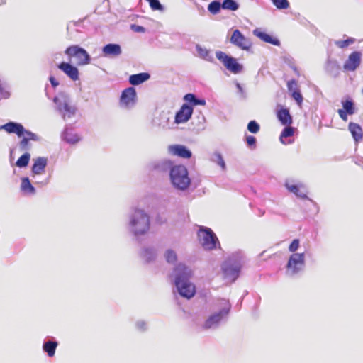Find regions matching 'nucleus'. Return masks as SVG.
I'll return each instance as SVG.
<instances>
[{
    "mask_svg": "<svg viewBox=\"0 0 363 363\" xmlns=\"http://www.w3.org/2000/svg\"><path fill=\"white\" fill-rule=\"evenodd\" d=\"M184 99L193 106H197V105L205 106L206 105L205 99H198V98H196L195 94H191V93L186 94L184 96Z\"/></svg>",
    "mask_w": 363,
    "mask_h": 363,
    "instance_id": "32",
    "label": "nucleus"
},
{
    "mask_svg": "<svg viewBox=\"0 0 363 363\" xmlns=\"http://www.w3.org/2000/svg\"><path fill=\"white\" fill-rule=\"evenodd\" d=\"M164 257L169 264H174L177 261V254L172 249H167L164 253Z\"/></svg>",
    "mask_w": 363,
    "mask_h": 363,
    "instance_id": "33",
    "label": "nucleus"
},
{
    "mask_svg": "<svg viewBox=\"0 0 363 363\" xmlns=\"http://www.w3.org/2000/svg\"><path fill=\"white\" fill-rule=\"evenodd\" d=\"M53 102L56 106V110L64 121L69 120L75 116L77 108L71 104L70 97L67 93H59L53 98Z\"/></svg>",
    "mask_w": 363,
    "mask_h": 363,
    "instance_id": "6",
    "label": "nucleus"
},
{
    "mask_svg": "<svg viewBox=\"0 0 363 363\" xmlns=\"http://www.w3.org/2000/svg\"><path fill=\"white\" fill-rule=\"evenodd\" d=\"M175 165L172 160L162 159L152 162V169L159 173L168 172L169 176L172 169H173Z\"/></svg>",
    "mask_w": 363,
    "mask_h": 363,
    "instance_id": "15",
    "label": "nucleus"
},
{
    "mask_svg": "<svg viewBox=\"0 0 363 363\" xmlns=\"http://www.w3.org/2000/svg\"><path fill=\"white\" fill-rule=\"evenodd\" d=\"M192 113L193 107L188 104H184L176 113L174 123L179 124L187 122L191 118Z\"/></svg>",
    "mask_w": 363,
    "mask_h": 363,
    "instance_id": "14",
    "label": "nucleus"
},
{
    "mask_svg": "<svg viewBox=\"0 0 363 363\" xmlns=\"http://www.w3.org/2000/svg\"><path fill=\"white\" fill-rule=\"evenodd\" d=\"M235 84L238 89V94L239 95L240 99H245L247 98V93L242 85L238 82H235Z\"/></svg>",
    "mask_w": 363,
    "mask_h": 363,
    "instance_id": "49",
    "label": "nucleus"
},
{
    "mask_svg": "<svg viewBox=\"0 0 363 363\" xmlns=\"http://www.w3.org/2000/svg\"><path fill=\"white\" fill-rule=\"evenodd\" d=\"M362 93L363 94V89H362Z\"/></svg>",
    "mask_w": 363,
    "mask_h": 363,
    "instance_id": "58",
    "label": "nucleus"
},
{
    "mask_svg": "<svg viewBox=\"0 0 363 363\" xmlns=\"http://www.w3.org/2000/svg\"><path fill=\"white\" fill-rule=\"evenodd\" d=\"M277 111V117L279 121L283 125H290L292 122V117L290 114L289 109L282 106H279Z\"/></svg>",
    "mask_w": 363,
    "mask_h": 363,
    "instance_id": "22",
    "label": "nucleus"
},
{
    "mask_svg": "<svg viewBox=\"0 0 363 363\" xmlns=\"http://www.w3.org/2000/svg\"><path fill=\"white\" fill-rule=\"evenodd\" d=\"M23 132V138H27L28 140L39 141L40 139V137L37 134H35L30 130H28L25 128Z\"/></svg>",
    "mask_w": 363,
    "mask_h": 363,
    "instance_id": "43",
    "label": "nucleus"
},
{
    "mask_svg": "<svg viewBox=\"0 0 363 363\" xmlns=\"http://www.w3.org/2000/svg\"><path fill=\"white\" fill-rule=\"evenodd\" d=\"M287 88H288V90L292 93V91L294 90H297L298 89L297 88V82L296 80L295 79H291V80H289L288 82H287Z\"/></svg>",
    "mask_w": 363,
    "mask_h": 363,
    "instance_id": "51",
    "label": "nucleus"
},
{
    "mask_svg": "<svg viewBox=\"0 0 363 363\" xmlns=\"http://www.w3.org/2000/svg\"><path fill=\"white\" fill-rule=\"evenodd\" d=\"M299 246H300V241H299V240L298 239H294V240H293V241L289 245V250L291 252L296 253L295 252L298 249Z\"/></svg>",
    "mask_w": 363,
    "mask_h": 363,
    "instance_id": "50",
    "label": "nucleus"
},
{
    "mask_svg": "<svg viewBox=\"0 0 363 363\" xmlns=\"http://www.w3.org/2000/svg\"><path fill=\"white\" fill-rule=\"evenodd\" d=\"M126 228L137 240L150 229V216L145 210L134 208L128 214Z\"/></svg>",
    "mask_w": 363,
    "mask_h": 363,
    "instance_id": "3",
    "label": "nucleus"
},
{
    "mask_svg": "<svg viewBox=\"0 0 363 363\" xmlns=\"http://www.w3.org/2000/svg\"><path fill=\"white\" fill-rule=\"evenodd\" d=\"M285 126L286 127L283 129V130L280 135V137H279L280 141L284 144L285 143L284 142L283 138L291 137L294 133V128L293 127H291V125H285Z\"/></svg>",
    "mask_w": 363,
    "mask_h": 363,
    "instance_id": "39",
    "label": "nucleus"
},
{
    "mask_svg": "<svg viewBox=\"0 0 363 363\" xmlns=\"http://www.w3.org/2000/svg\"><path fill=\"white\" fill-rule=\"evenodd\" d=\"M222 9V4L218 0L211 1L208 6V10L212 14H217Z\"/></svg>",
    "mask_w": 363,
    "mask_h": 363,
    "instance_id": "38",
    "label": "nucleus"
},
{
    "mask_svg": "<svg viewBox=\"0 0 363 363\" xmlns=\"http://www.w3.org/2000/svg\"><path fill=\"white\" fill-rule=\"evenodd\" d=\"M168 152L182 158L188 159L192 155L189 149L182 145H171L168 146Z\"/></svg>",
    "mask_w": 363,
    "mask_h": 363,
    "instance_id": "18",
    "label": "nucleus"
},
{
    "mask_svg": "<svg viewBox=\"0 0 363 363\" xmlns=\"http://www.w3.org/2000/svg\"><path fill=\"white\" fill-rule=\"evenodd\" d=\"M362 54L359 51L352 52L345 61L343 68L347 71H354L361 63Z\"/></svg>",
    "mask_w": 363,
    "mask_h": 363,
    "instance_id": "17",
    "label": "nucleus"
},
{
    "mask_svg": "<svg viewBox=\"0 0 363 363\" xmlns=\"http://www.w3.org/2000/svg\"><path fill=\"white\" fill-rule=\"evenodd\" d=\"M4 4V0H0V6Z\"/></svg>",
    "mask_w": 363,
    "mask_h": 363,
    "instance_id": "57",
    "label": "nucleus"
},
{
    "mask_svg": "<svg viewBox=\"0 0 363 363\" xmlns=\"http://www.w3.org/2000/svg\"><path fill=\"white\" fill-rule=\"evenodd\" d=\"M30 159V154L26 152L16 161V165L19 168H23L28 166Z\"/></svg>",
    "mask_w": 363,
    "mask_h": 363,
    "instance_id": "34",
    "label": "nucleus"
},
{
    "mask_svg": "<svg viewBox=\"0 0 363 363\" xmlns=\"http://www.w3.org/2000/svg\"><path fill=\"white\" fill-rule=\"evenodd\" d=\"M242 264L243 255L242 252L233 253L222 265L225 277L231 281H235L240 275Z\"/></svg>",
    "mask_w": 363,
    "mask_h": 363,
    "instance_id": "5",
    "label": "nucleus"
},
{
    "mask_svg": "<svg viewBox=\"0 0 363 363\" xmlns=\"http://www.w3.org/2000/svg\"><path fill=\"white\" fill-rule=\"evenodd\" d=\"M48 164V159L44 157H38L34 160V163L31 168L33 177L35 178L37 175L42 174Z\"/></svg>",
    "mask_w": 363,
    "mask_h": 363,
    "instance_id": "21",
    "label": "nucleus"
},
{
    "mask_svg": "<svg viewBox=\"0 0 363 363\" xmlns=\"http://www.w3.org/2000/svg\"><path fill=\"white\" fill-rule=\"evenodd\" d=\"M245 141L247 143V146L252 150L255 149L257 140L255 137L252 135H247L245 137Z\"/></svg>",
    "mask_w": 363,
    "mask_h": 363,
    "instance_id": "48",
    "label": "nucleus"
},
{
    "mask_svg": "<svg viewBox=\"0 0 363 363\" xmlns=\"http://www.w3.org/2000/svg\"><path fill=\"white\" fill-rule=\"evenodd\" d=\"M274 6L278 9H286L289 7L288 0H271Z\"/></svg>",
    "mask_w": 363,
    "mask_h": 363,
    "instance_id": "41",
    "label": "nucleus"
},
{
    "mask_svg": "<svg viewBox=\"0 0 363 363\" xmlns=\"http://www.w3.org/2000/svg\"><path fill=\"white\" fill-rule=\"evenodd\" d=\"M122 53L121 47L119 44L108 43L102 48V54L106 57H116Z\"/></svg>",
    "mask_w": 363,
    "mask_h": 363,
    "instance_id": "20",
    "label": "nucleus"
},
{
    "mask_svg": "<svg viewBox=\"0 0 363 363\" xmlns=\"http://www.w3.org/2000/svg\"><path fill=\"white\" fill-rule=\"evenodd\" d=\"M239 4L235 0H223L222 3V9L232 11H237Z\"/></svg>",
    "mask_w": 363,
    "mask_h": 363,
    "instance_id": "36",
    "label": "nucleus"
},
{
    "mask_svg": "<svg viewBox=\"0 0 363 363\" xmlns=\"http://www.w3.org/2000/svg\"><path fill=\"white\" fill-rule=\"evenodd\" d=\"M4 130L6 133L11 134L15 133L18 137L21 138L23 135L24 127L21 123L9 121L4 125H0V130Z\"/></svg>",
    "mask_w": 363,
    "mask_h": 363,
    "instance_id": "19",
    "label": "nucleus"
},
{
    "mask_svg": "<svg viewBox=\"0 0 363 363\" xmlns=\"http://www.w3.org/2000/svg\"><path fill=\"white\" fill-rule=\"evenodd\" d=\"M135 329L140 332H145L147 330V323L143 320H138L135 323Z\"/></svg>",
    "mask_w": 363,
    "mask_h": 363,
    "instance_id": "45",
    "label": "nucleus"
},
{
    "mask_svg": "<svg viewBox=\"0 0 363 363\" xmlns=\"http://www.w3.org/2000/svg\"><path fill=\"white\" fill-rule=\"evenodd\" d=\"M230 42L243 50H248L252 46L251 40L242 35L238 29L233 30Z\"/></svg>",
    "mask_w": 363,
    "mask_h": 363,
    "instance_id": "13",
    "label": "nucleus"
},
{
    "mask_svg": "<svg viewBox=\"0 0 363 363\" xmlns=\"http://www.w3.org/2000/svg\"><path fill=\"white\" fill-rule=\"evenodd\" d=\"M284 186L289 192L295 194L297 197L302 199H307L311 203H313V201L307 196V191L302 183L296 182L294 179H287L285 181Z\"/></svg>",
    "mask_w": 363,
    "mask_h": 363,
    "instance_id": "11",
    "label": "nucleus"
},
{
    "mask_svg": "<svg viewBox=\"0 0 363 363\" xmlns=\"http://www.w3.org/2000/svg\"><path fill=\"white\" fill-rule=\"evenodd\" d=\"M247 130L252 133H257L260 130V126L256 121H250L247 124Z\"/></svg>",
    "mask_w": 363,
    "mask_h": 363,
    "instance_id": "42",
    "label": "nucleus"
},
{
    "mask_svg": "<svg viewBox=\"0 0 363 363\" xmlns=\"http://www.w3.org/2000/svg\"><path fill=\"white\" fill-rule=\"evenodd\" d=\"M140 257L145 262H150L155 260L157 257V250L153 247H145L140 252Z\"/></svg>",
    "mask_w": 363,
    "mask_h": 363,
    "instance_id": "25",
    "label": "nucleus"
},
{
    "mask_svg": "<svg viewBox=\"0 0 363 363\" xmlns=\"http://www.w3.org/2000/svg\"><path fill=\"white\" fill-rule=\"evenodd\" d=\"M291 68L293 69V71L294 72V73L296 74V75L297 77L300 76L299 70L298 69V68L296 66L292 65V66H291Z\"/></svg>",
    "mask_w": 363,
    "mask_h": 363,
    "instance_id": "56",
    "label": "nucleus"
},
{
    "mask_svg": "<svg viewBox=\"0 0 363 363\" xmlns=\"http://www.w3.org/2000/svg\"><path fill=\"white\" fill-rule=\"evenodd\" d=\"M337 113L340 116V117L341 118L342 120H343L344 121H347V115H349L347 113V112L345 111H342V109H339L337 111Z\"/></svg>",
    "mask_w": 363,
    "mask_h": 363,
    "instance_id": "52",
    "label": "nucleus"
},
{
    "mask_svg": "<svg viewBox=\"0 0 363 363\" xmlns=\"http://www.w3.org/2000/svg\"><path fill=\"white\" fill-rule=\"evenodd\" d=\"M199 243L208 250H212L219 244L218 238L213 231L207 227L200 226L197 233Z\"/></svg>",
    "mask_w": 363,
    "mask_h": 363,
    "instance_id": "7",
    "label": "nucleus"
},
{
    "mask_svg": "<svg viewBox=\"0 0 363 363\" xmlns=\"http://www.w3.org/2000/svg\"><path fill=\"white\" fill-rule=\"evenodd\" d=\"M253 34L265 43L277 46L280 45V41L278 38L273 37L272 35L265 33L264 31H262L259 28L255 29L253 30Z\"/></svg>",
    "mask_w": 363,
    "mask_h": 363,
    "instance_id": "23",
    "label": "nucleus"
},
{
    "mask_svg": "<svg viewBox=\"0 0 363 363\" xmlns=\"http://www.w3.org/2000/svg\"><path fill=\"white\" fill-rule=\"evenodd\" d=\"M348 130L352 134L355 143H359L363 138V131L362 127L355 123L350 122L348 125Z\"/></svg>",
    "mask_w": 363,
    "mask_h": 363,
    "instance_id": "26",
    "label": "nucleus"
},
{
    "mask_svg": "<svg viewBox=\"0 0 363 363\" xmlns=\"http://www.w3.org/2000/svg\"><path fill=\"white\" fill-rule=\"evenodd\" d=\"M11 96L10 91L6 88V82L4 77L0 74V99H7Z\"/></svg>",
    "mask_w": 363,
    "mask_h": 363,
    "instance_id": "35",
    "label": "nucleus"
},
{
    "mask_svg": "<svg viewBox=\"0 0 363 363\" xmlns=\"http://www.w3.org/2000/svg\"><path fill=\"white\" fill-rule=\"evenodd\" d=\"M191 276V269L183 263L177 264L169 275L179 294L186 299L191 298L196 294V287L190 281Z\"/></svg>",
    "mask_w": 363,
    "mask_h": 363,
    "instance_id": "1",
    "label": "nucleus"
},
{
    "mask_svg": "<svg viewBox=\"0 0 363 363\" xmlns=\"http://www.w3.org/2000/svg\"><path fill=\"white\" fill-rule=\"evenodd\" d=\"M355 42V39L353 38H347L344 40H336L335 45L340 48H345Z\"/></svg>",
    "mask_w": 363,
    "mask_h": 363,
    "instance_id": "40",
    "label": "nucleus"
},
{
    "mask_svg": "<svg viewBox=\"0 0 363 363\" xmlns=\"http://www.w3.org/2000/svg\"><path fill=\"white\" fill-rule=\"evenodd\" d=\"M195 48L198 57L210 62H213L214 61V58L211 50L199 44L196 45Z\"/></svg>",
    "mask_w": 363,
    "mask_h": 363,
    "instance_id": "30",
    "label": "nucleus"
},
{
    "mask_svg": "<svg viewBox=\"0 0 363 363\" xmlns=\"http://www.w3.org/2000/svg\"><path fill=\"white\" fill-rule=\"evenodd\" d=\"M213 160L219 165L223 170L225 169V163L221 155V154L218 152H216L213 156Z\"/></svg>",
    "mask_w": 363,
    "mask_h": 363,
    "instance_id": "44",
    "label": "nucleus"
},
{
    "mask_svg": "<svg viewBox=\"0 0 363 363\" xmlns=\"http://www.w3.org/2000/svg\"><path fill=\"white\" fill-rule=\"evenodd\" d=\"M27 138H23L19 142V148L21 151H28L30 149V145Z\"/></svg>",
    "mask_w": 363,
    "mask_h": 363,
    "instance_id": "47",
    "label": "nucleus"
},
{
    "mask_svg": "<svg viewBox=\"0 0 363 363\" xmlns=\"http://www.w3.org/2000/svg\"><path fill=\"white\" fill-rule=\"evenodd\" d=\"M131 28L135 32H138V33H143L145 30L144 27H143L141 26H138V25H132Z\"/></svg>",
    "mask_w": 363,
    "mask_h": 363,
    "instance_id": "53",
    "label": "nucleus"
},
{
    "mask_svg": "<svg viewBox=\"0 0 363 363\" xmlns=\"http://www.w3.org/2000/svg\"><path fill=\"white\" fill-rule=\"evenodd\" d=\"M169 179L172 186L179 192H187L191 185V179L189 177V171L182 164L175 165L170 172Z\"/></svg>",
    "mask_w": 363,
    "mask_h": 363,
    "instance_id": "4",
    "label": "nucleus"
},
{
    "mask_svg": "<svg viewBox=\"0 0 363 363\" xmlns=\"http://www.w3.org/2000/svg\"><path fill=\"white\" fill-rule=\"evenodd\" d=\"M136 91L133 87H128L124 89L120 97L121 107L126 109L132 108L136 104Z\"/></svg>",
    "mask_w": 363,
    "mask_h": 363,
    "instance_id": "12",
    "label": "nucleus"
},
{
    "mask_svg": "<svg viewBox=\"0 0 363 363\" xmlns=\"http://www.w3.org/2000/svg\"><path fill=\"white\" fill-rule=\"evenodd\" d=\"M65 53L69 57H74L77 59V64L79 66L89 65L91 62V57L87 51L79 46L71 45L67 48Z\"/></svg>",
    "mask_w": 363,
    "mask_h": 363,
    "instance_id": "9",
    "label": "nucleus"
},
{
    "mask_svg": "<svg viewBox=\"0 0 363 363\" xmlns=\"http://www.w3.org/2000/svg\"><path fill=\"white\" fill-rule=\"evenodd\" d=\"M36 184H39L42 186H45L47 185L48 183H49V179L48 178H46L45 179L41 181V182H39V181H36L35 182Z\"/></svg>",
    "mask_w": 363,
    "mask_h": 363,
    "instance_id": "55",
    "label": "nucleus"
},
{
    "mask_svg": "<svg viewBox=\"0 0 363 363\" xmlns=\"http://www.w3.org/2000/svg\"><path fill=\"white\" fill-rule=\"evenodd\" d=\"M58 346V342L53 338L45 341L43 344V350L47 354L49 357H52L56 349Z\"/></svg>",
    "mask_w": 363,
    "mask_h": 363,
    "instance_id": "27",
    "label": "nucleus"
},
{
    "mask_svg": "<svg viewBox=\"0 0 363 363\" xmlns=\"http://www.w3.org/2000/svg\"><path fill=\"white\" fill-rule=\"evenodd\" d=\"M325 70L331 77H337L340 74V65L337 60L329 59L326 63Z\"/></svg>",
    "mask_w": 363,
    "mask_h": 363,
    "instance_id": "29",
    "label": "nucleus"
},
{
    "mask_svg": "<svg viewBox=\"0 0 363 363\" xmlns=\"http://www.w3.org/2000/svg\"><path fill=\"white\" fill-rule=\"evenodd\" d=\"M211 310L212 312L206 318L202 328L204 330H214L227 321L231 310V303L228 299L218 298L213 301Z\"/></svg>",
    "mask_w": 363,
    "mask_h": 363,
    "instance_id": "2",
    "label": "nucleus"
},
{
    "mask_svg": "<svg viewBox=\"0 0 363 363\" xmlns=\"http://www.w3.org/2000/svg\"><path fill=\"white\" fill-rule=\"evenodd\" d=\"M62 138L69 144L74 145L80 141L81 138L69 126L66 125L62 133Z\"/></svg>",
    "mask_w": 363,
    "mask_h": 363,
    "instance_id": "24",
    "label": "nucleus"
},
{
    "mask_svg": "<svg viewBox=\"0 0 363 363\" xmlns=\"http://www.w3.org/2000/svg\"><path fill=\"white\" fill-rule=\"evenodd\" d=\"M49 81L52 86L54 88H56L59 85L58 81L53 76H50L49 77Z\"/></svg>",
    "mask_w": 363,
    "mask_h": 363,
    "instance_id": "54",
    "label": "nucleus"
},
{
    "mask_svg": "<svg viewBox=\"0 0 363 363\" xmlns=\"http://www.w3.org/2000/svg\"><path fill=\"white\" fill-rule=\"evenodd\" d=\"M216 57L230 72L233 74H238L242 72V65L238 63L237 60L233 57L230 56L222 51H216Z\"/></svg>",
    "mask_w": 363,
    "mask_h": 363,
    "instance_id": "10",
    "label": "nucleus"
},
{
    "mask_svg": "<svg viewBox=\"0 0 363 363\" xmlns=\"http://www.w3.org/2000/svg\"><path fill=\"white\" fill-rule=\"evenodd\" d=\"M342 111L347 112L349 115H352L354 113V104L351 99H347L345 101H342Z\"/></svg>",
    "mask_w": 363,
    "mask_h": 363,
    "instance_id": "37",
    "label": "nucleus"
},
{
    "mask_svg": "<svg viewBox=\"0 0 363 363\" xmlns=\"http://www.w3.org/2000/svg\"><path fill=\"white\" fill-rule=\"evenodd\" d=\"M291 96L296 101L297 104L301 106L303 102V96L300 90H294L291 93Z\"/></svg>",
    "mask_w": 363,
    "mask_h": 363,
    "instance_id": "46",
    "label": "nucleus"
},
{
    "mask_svg": "<svg viewBox=\"0 0 363 363\" xmlns=\"http://www.w3.org/2000/svg\"><path fill=\"white\" fill-rule=\"evenodd\" d=\"M57 68L74 82L79 79V72L78 68L69 62H62L57 65Z\"/></svg>",
    "mask_w": 363,
    "mask_h": 363,
    "instance_id": "16",
    "label": "nucleus"
},
{
    "mask_svg": "<svg viewBox=\"0 0 363 363\" xmlns=\"http://www.w3.org/2000/svg\"><path fill=\"white\" fill-rule=\"evenodd\" d=\"M150 77V75L147 72L132 74L129 77V82L133 86H137L148 80Z\"/></svg>",
    "mask_w": 363,
    "mask_h": 363,
    "instance_id": "31",
    "label": "nucleus"
},
{
    "mask_svg": "<svg viewBox=\"0 0 363 363\" xmlns=\"http://www.w3.org/2000/svg\"><path fill=\"white\" fill-rule=\"evenodd\" d=\"M305 266V253H293L289 258L286 268L288 276L293 277L303 270Z\"/></svg>",
    "mask_w": 363,
    "mask_h": 363,
    "instance_id": "8",
    "label": "nucleus"
},
{
    "mask_svg": "<svg viewBox=\"0 0 363 363\" xmlns=\"http://www.w3.org/2000/svg\"><path fill=\"white\" fill-rule=\"evenodd\" d=\"M21 191L26 195L33 196L36 194L35 188L31 184L28 177L21 178Z\"/></svg>",
    "mask_w": 363,
    "mask_h": 363,
    "instance_id": "28",
    "label": "nucleus"
}]
</instances>
